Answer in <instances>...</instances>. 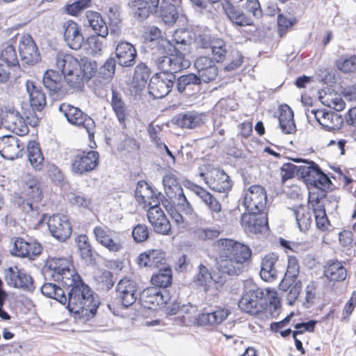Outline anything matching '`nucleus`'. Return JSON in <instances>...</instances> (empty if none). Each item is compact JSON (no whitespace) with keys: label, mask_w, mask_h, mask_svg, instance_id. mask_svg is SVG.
Returning <instances> with one entry per match:
<instances>
[{"label":"nucleus","mask_w":356,"mask_h":356,"mask_svg":"<svg viewBox=\"0 0 356 356\" xmlns=\"http://www.w3.org/2000/svg\"><path fill=\"white\" fill-rule=\"evenodd\" d=\"M68 284V312L84 321L94 318L101 304L99 295L74 268Z\"/></svg>","instance_id":"f257e3e1"},{"label":"nucleus","mask_w":356,"mask_h":356,"mask_svg":"<svg viewBox=\"0 0 356 356\" xmlns=\"http://www.w3.org/2000/svg\"><path fill=\"white\" fill-rule=\"evenodd\" d=\"M215 244L222 248L220 257L225 264L220 266L222 274L238 275L244 269L243 264L250 260L252 250L246 244L231 238L218 239Z\"/></svg>","instance_id":"f03ea898"},{"label":"nucleus","mask_w":356,"mask_h":356,"mask_svg":"<svg viewBox=\"0 0 356 356\" xmlns=\"http://www.w3.org/2000/svg\"><path fill=\"white\" fill-rule=\"evenodd\" d=\"M68 87L81 91L84 83L97 75V63L86 56L68 53Z\"/></svg>","instance_id":"7ed1b4c3"},{"label":"nucleus","mask_w":356,"mask_h":356,"mask_svg":"<svg viewBox=\"0 0 356 356\" xmlns=\"http://www.w3.org/2000/svg\"><path fill=\"white\" fill-rule=\"evenodd\" d=\"M161 46L166 54L158 58V64L161 70V74L165 76L176 73L189 67L190 62L185 58L186 52L181 47L177 48L169 40H163Z\"/></svg>","instance_id":"20e7f679"},{"label":"nucleus","mask_w":356,"mask_h":356,"mask_svg":"<svg viewBox=\"0 0 356 356\" xmlns=\"http://www.w3.org/2000/svg\"><path fill=\"white\" fill-rule=\"evenodd\" d=\"M66 58V54L58 53L56 57V70H47L43 76V84L50 91L53 99L63 97L67 93L64 88L67 83L65 73Z\"/></svg>","instance_id":"39448f33"},{"label":"nucleus","mask_w":356,"mask_h":356,"mask_svg":"<svg viewBox=\"0 0 356 356\" xmlns=\"http://www.w3.org/2000/svg\"><path fill=\"white\" fill-rule=\"evenodd\" d=\"M300 272L298 261L295 256H288V264L286 273L281 280L278 289L287 292L286 299L289 306H293L302 289L300 280H298Z\"/></svg>","instance_id":"423d86ee"},{"label":"nucleus","mask_w":356,"mask_h":356,"mask_svg":"<svg viewBox=\"0 0 356 356\" xmlns=\"http://www.w3.org/2000/svg\"><path fill=\"white\" fill-rule=\"evenodd\" d=\"M162 182L165 195L170 200L176 202V207H178L186 215H192L193 209L186 197L177 177L170 172L163 176Z\"/></svg>","instance_id":"0eeeda50"},{"label":"nucleus","mask_w":356,"mask_h":356,"mask_svg":"<svg viewBox=\"0 0 356 356\" xmlns=\"http://www.w3.org/2000/svg\"><path fill=\"white\" fill-rule=\"evenodd\" d=\"M23 193L24 200L21 206L23 211L32 217L39 214V204L42 198V184L35 177H31L26 180Z\"/></svg>","instance_id":"6e6552de"},{"label":"nucleus","mask_w":356,"mask_h":356,"mask_svg":"<svg viewBox=\"0 0 356 356\" xmlns=\"http://www.w3.org/2000/svg\"><path fill=\"white\" fill-rule=\"evenodd\" d=\"M26 88L29 96L31 108L25 111L24 115L27 122L32 127H36L40 119L36 112H41L46 106V96L42 90L32 81H26Z\"/></svg>","instance_id":"1a4fd4ad"},{"label":"nucleus","mask_w":356,"mask_h":356,"mask_svg":"<svg viewBox=\"0 0 356 356\" xmlns=\"http://www.w3.org/2000/svg\"><path fill=\"white\" fill-rule=\"evenodd\" d=\"M245 292L239 300L238 305L244 312L251 315H257L263 313L268 307L266 293L259 288L254 286Z\"/></svg>","instance_id":"9d476101"},{"label":"nucleus","mask_w":356,"mask_h":356,"mask_svg":"<svg viewBox=\"0 0 356 356\" xmlns=\"http://www.w3.org/2000/svg\"><path fill=\"white\" fill-rule=\"evenodd\" d=\"M99 165V152L94 150H86L74 156L71 163V170L73 174L82 176L95 170Z\"/></svg>","instance_id":"9b49d317"},{"label":"nucleus","mask_w":356,"mask_h":356,"mask_svg":"<svg viewBox=\"0 0 356 356\" xmlns=\"http://www.w3.org/2000/svg\"><path fill=\"white\" fill-rule=\"evenodd\" d=\"M267 202V195L265 188L260 185L250 186L243 197L242 205L245 212L257 213L264 212Z\"/></svg>","instance_id":"f8f14e48"},{"label":"nucleus","mask_w":356,"mask_h":356,"mask_svg":"<svg viewBox=\"0 0 356 356\" xmlns=\"http://www.w3.org/2000/svg\"><path fill=\"white\" fill-rule=\"evenodd\" d=\"M176 75L156 73L148 83V92L154 99H162L174 91Z\"/></svg>","instance_id":"ddd939ff"},{"label":"nucleus","mask_w":356,"mask_h":356,"mask_svg":"<svg viewBox=\"0 0 356 356\" xmlns=\"http://www.w3.org/2000/svg\"><path fill=\"white\" fill-rule=\"evenodd\" d=\"M138 289L136 282L127 277L118 282L115 291L124 309H128L138 299H140L141 292H138Z\"/></svg>","instance_id":"4468645a"},{"label":"nucleus","mask_w":356,"mask_h":356,"mask_svg":"<svg viewBox=\"0 0 356 356\" xmlns=\"http://www.w3.org/2000/svg\"><path fill=\"white\" fill-rule=\"evenodd\" d=\"M4 280L10 286L32 293L35 286L33 277L17 266L9 267L4 270Z\"/></svg>","instance_id":"2eb2a0df"},{"label":"nucleus","mask_w":356,"mask_h":356,"mask_svg":"<svg viewBox=\"0 0 356 356\" xmlns=\"http://www.w3.org/2000/svg\"><path fill=\"white\" fill-rule=\"evenodd\" d=\"M241 225L245 232L252 234H265L270 230L268 214L266 212H244L241 216Z\"/></svg>","instance_id":"dca6fc26"},{"label":"nucleus","mask_w":356,"mask_h":356,"mask_svg":"<svg viewBox=\"0 0 356 356\" xmlns=\"http://www.w3.org/2000/svg\"><path fill=\"white\" fill-rule=\"evenodd\" d=\"M10 254L20 258L34 260L42 250L40 243L35 241H27L21 237H15L11 241Z\"/></svg>","instance_id":"f3484780"},{"label":"nucleus","mask_w":356,"mask_h":356,"mask_svg":"<svg viewBox=\"0 0 356 356\" xmlns=\"http://www.w3.org/2000/svg\"><path fill=\"white\" fill-rule=\"evenodd\" d=\"M201 78L195 73H186L176 76L174 90L184 97H191L200 90Z\"/></svg>","instance_id":"a211bd4d"},{"label":"nucleus","mask_w":356,"mask_h":356,"mask_svg":"<svg viewBox=\"0 0 356 356\" xmlns=\"http://www.w3.org/2000/svg\"><path fill=\"white\" fill-rule=\"evenodd\" d=\"M159 0H131L127 6L130 14L138 22H144L156 12Z\"/></svg>","instance_id":"6ab92c4d"},{"label":"nucleus","mask_w":356,"mask_h":356,"mask_svg":"<svg viewBox=\"0 0 356 356\" xmlns=\"http://www.w3.org/2000/svg\"><path fill=\"white\" fill-rule=\"evenodd\" d=\"M18 47L19 56L24 64L33 65L40 60V55L38 47L30 35L21 37Z\"/></svg>","instance_id":"aec40b11"},{"label":"nucleus","mask_w":356,"mask_h":356,"mask_svg":"<svg viewBox=\"0 0 356 356\" xmlns=\"http://www.w3.org/2000/svg\"><path fill=\"white\" fill-rule=\"evenodd\" d=\"M331 178L334 179L335 176L331 174L330 177L324 172H321L315 179H311L312 182L307 186L309 194H311L315 202L322 201L330 191V186L332 185Z\"/></svg>","instance_id":"412c9836"},{"label":"nucleus","mask_w":356,"mask_h":356,"mask_svg":"<svg viewBox=\"0 0 356 356\" xmlns=\"http://www.w3.org/2000/svg\"><path fill=\"white\" fill-rule=\"evenodd\" d=\"M181 0H161L154 16L161 19L166 25L172 26L177 21L179 17V8Z\"/></svg>","instance_id":"4be33fe9"},{"label":"nucleus","mask_w":356,"mask_h":356,"mask_svg":"<svg viewBox=\"0 0 356 356\" xmlns=\"http://www.w3.org/2000/svg\"><path fill=\"white\" fill-rule=\"evenodd\" d=\"M115 58L118 65L122 67H133L138 57L135 47L130 42L121 40L118 42L115 49Z\"/></svg>","instance_id":"5701e85b"},{"label":"nucleus","mask_w":356,"mask_h":356,"mask_svg":"<svg viewBox=\"0 0 356 356\" xmlns=\"http://www.w3.org/2000/svg\"><path fill=\"white\" fill-rule=\"evenodd\" d=\"M166 253L161 249H149L139 254L137 264L140 267L159 268L166 263Z\"/></svg>","instance_id":"b1692460"},{"label":"nucleus","mask_w":356,"mask_h":356,"mask_svg":"<svg viewBox=\"0 0 356 356\" xmlns=\"http://www.w3.org/2000/svg\"><path fill=\"white\" fill-rule=\"evenodd\" d=\"M24 148V144L14 136L7 135L0 138V154L6 159L14 160L19 157Z\"/></svg>","instance_id":"393cba45"},{"label":"nucleus","mask_w":356,"mask_h":356,"mask_svg":"<svg viewBox=\"0 0 356 356\" xmlns=\"http://www.w3.org/2000/svg\"><path fill=\"white\" fill-rule=\"evenodd\" d=\"M230 314L227 309H219L211 312L204 310L195 318V323L201 327H213L220 324Z\"/></svg>","instance_id":"a878e982"},{"label":"nucleus","mask_w":356,"mask_h":356,"mask_svg":"<svg viewBox=\"0 0 356 356\" xmlns=\"http://www.w3.org/2000/svg\"><path fill=\"white\" fill-rule=\"evenodd\" d=\"M172 122L182 129H194L203 123L202 115L195 111H186L176 114Z\"/></svg>","instance_id":"bb28decb"},{"label":"nucleus","mask_w":356,"mask_h":356,"mask_svg":"<svg viewBox=\"0 0 356 356\" xmlns=\"http://www.w3.org/2000/svg\"><path fill=\"white\" fill-rule=\"evenodd\" d=\"M279 127L284 134H291L296 131L294 113L291 108L286 104L279 106Z\"/></svg>","instance_id":"cd10ccee"},{"label":"nucleus","mask_w":356,"mask_h":356,"mask_svg":"<svg viewBox=\"0 0 356 356\" xmlns=\"http://www.w3.org/2000/svg\"><path fill=\"white\" fill-rule=\"evenodd\" d=\"M81 259L87 266H95L97 265L96 257L98 253L93 250L86 234H80L76 239Z\"/></svg>","instance_id":"c85d7f7f"},{"label":"nucleus","mask_w":356,"mask_h":356,"mask_svg":"<svg viewBox=\"0 0 356 356\" xmlns=\"http://www.w3.org/2000/svg\"><path fill=\"white\" fill-rule=\"evenodd\" d=\"M206 184L211 190L218 193H228L232 188V181L230 177L222 168H218L216 178L206 180Z\"/></svg>","instance_id":"c756f323"},{"label":"nucleus","mask_w":356,"mask_h":356,"mask_svg":"<svg viewBox=\"0 0 356 356\" xmlns=\"http://www.w3.org/2000/svg\"><path fill=\"white\" fill-rule=\"evenodd\" d=\"M224 10L227 17L233 24L238 26H254L252 18L240 10L232 3L227 2V5L224 6Z\"/></svg>","instance_id":"7c9ffc66"},{"label":"nucleus","mask_w":356,"mask_h":356,"mask_svg":"<svg viewBox=\"0 0 356 356\" xmlns=\"http://www.w3.org/2000/svg\"><path fill=\"white\" fill-rule=\"evenodd\" d=\"M324 275L330 282H340L346 280L347 270L338 260H329L324 266Z\"/></svg>","instance_id":"2f4dec72"},{"label":"nucleus","mask_w":356,"mask_h":356,"mask_svg":"<svg viewBox=\"0 0 356 356\" xmlns=\"http://www.w3.org/2000/svg\"><path fill=\"white\" fill-rule=\"evenodd\" d=\"M152 72L144 62H139L134 68L132 77V86L136 90H142L149 83Z\"/></svg>","instance_id":"473e14b6"},{"label":"nucleus","mask_w":356,"mask_h":356,"mask_svg":"<svg viewBox=\"0 0 356 356\" xmlns=\"http://www.w3.org/2000/svg\"><path fill=\"white\" fill-rule=\"evenodd\" d=\"M277 260L278 257L273 252L266 254L262 259L259 275L264 281L271 282L276 279L277 270L275 265Z\"/></svg>","instance_id":"72a5a7b5"},{"label":"nucleus","mask_w":356,"mask_h":356,"mask_svg":"<svg viewBox=\"0 0 356 356\" xmlns=\"http://www.w3.org/2000/svg\"><path fill=\"white\" fill-rule=\"evenodd\" d=\"M47 225L51 235L59 241H65L67 239V232L65 231V225H67V220L63 216L54 215L50 217L47 222Z\"/></svg>","instance_id":"f704fd0d"},{"label":"nucleus","mask_w":356,"mask_h":356,"mask_svg":"<svg viewBox=\"0 0 356 356\" xmlns=\"http://www.w3.org/2000/svg\"><path fill=\"white\" fill-rule=\"evenodd\" d=\"M111 106L120 124L125 125L128 115L127 106L122 99L121 93L113 88H111Z\"/></svg>","instance_id":"c9c22d12"},{"label":"nucleus","mask_w":356,"mask_h":356,"mask_svg":"<svg viewBox=\"0 0 356 356\" xmlns=\"http://www.w3.org/2000/svg\"><path fill=\"white\" fill-rule=\"evenodd\" d=\"M86 17L89 26L95 31V34L102 38H106L108 34L107 24L100 13L88 10L86 13Z\"/></svg>","instance_id":"e433bc0d"},{"label":"nucleus","mask_w":356,"mask_h":356,"mask_svg":"<svg viewBox=\"0 0 356 356\" xmlns=\"http://www.w3.org/2000/svg\"><path fill=\"white\" fill-rule=\"evenodd\" d=\"M159 272L151 277V283L157 287L170 286L172 283V272L168 264L159 268Z\"/></svg>","instance_id":"4c0bfd02"},{"label":"nucleus","mask_w":356,"mask_h":356,"mask_svg":"<svg viewBox=\"0 0 356 356\" xmlns=\"http://www.w3.org/2000/svg\"><path fill=\"white\" fill-rule=\"evenodd\" d=\"M193 35H195V33L188 29H177L172 35V39L170 40V42L172 45H176L177 48L179 49V47H181L184 52H188L187 47L191 43L193 39Z\"/></svg>","instance_id":"58836bf2"},{"label":"nucleus","mask_w":356,"mask_h":356,"mask_svg":"<svg viewBox=\"0 0 356 356\" xmlns=\"http://www.w3.org/2000/svg\"><path fill=\"white\" fill-rule=\"evenodd\" d=\"M307 165H301L300 179L302 180L307 186L312 182L311 179H316L323 170L318 163L312 160L308 161Z\"/></svg>","instance_id":"ea45409f"},{"label":"nucleus","mask_w":356,"mask_h":356,"mask_svg":"<svg viewBox=\"0 0 356 356\" xmlns=\"http://www.w3.org/2000/svg\"><path fill=\"white\" fill-rule=\"evenodd\" d=\"M41 293L51 298H54L62 305L67 302V297L64 290L55 284L45 283L40 288Z\"/></svg>","instance_id":"a19ab883"},{"label":"nucleus","mask_w":356,"mask_h":356,"mask_svg":"<svg viewBox=\"0 0 356 356\" xmlns=\"http://www.w3.org/2000/svg\"><path fill=\"white\" fill-rule=\"evenodd\" d=\"M91 118L83 113L79 107L68 104V123L79 127H85L88 120Z\"/></svg>","instance_id":"79ce46f5"},{"label":"nucleus","mask_w":356,"mask_h":356,"mask_svg":"<svg viewBox=\"0 0 356 356\" xmlns=\"http://www.w3.org/2000/svg\"><path fill=\"white\" fill-rule=\"evenodd\" d=\"M338 70L344 74H350L356 72V54L342 55L334 62Z\"/></svg>","instance_id":"37998d69"},{"label":"nucleus","mask_w":356,"mask_h":356,"mask_svg":"<svg viewBox=\"0 0 356 356\" xmlns=\"http://www.w3.org/2000/svg\"><path fill=\"white\" fill-rule=\"evenodd\" d=\"M15 118V121H12V124H9L10 129L18 136H24L29 133V128L24 119L19 115V113H11L6 115V122H10V120Z\"/></svg>","instance_id":"c03bdc74"},{"label":"nucleus","mask_w":356,"mask_h":356,"mask_svg":"<svg viewBox=\"0 0 356 356\" xmlns=\"http://www.w3.org/2000/svg\"><path fill=\"white\" fill-rule=\"evenodd\" d=\"M118 62L112 55L105 60L104 64L99 67H97V77L105 81H109L113 79Z\"/></svg>","instance_id":"a18cd8bd"},{"label":"nucleus","mask_w":356,"mask_h":356,"mask_svg":"<svg viewBox=\"0 0 356 356\" xmlns=\"http://www.w3.org/2000/svg\"><path fill=\"white\" fill-rule=\"evenodd\" d=\"M27 152L29 161L33 168L40 170L44 158L38 145L35 142H31L27 146Z\"/></svg>","instance_id":"49530a36"},{"label":"nucleus","mask_w":356,"mask_h":356,"mask_svg":"<svg viewBox=\"0 0 356 356\" xmlns=\"http://www.w3.org/2000/svg\"><path fill=\"white\" fill-rule=\"evenodd\" d=\"M161 200V204L175 223L177 225L182 224L184 222V217L176 208V202L170 200L166 195L163 196V199Z\"/></svg>","instance_id":"de8ad7c7"},{"label":"nucleus","mask_w":356,"mask_h":356,"mask_svg":"<svg viewBox=\"0 0 356 356\" xmlns=\"http://www.w3.org/2000/svg\"><path fill=\"white\" fill-rule=\"evenodd\" d=\"M163 196H164L161 193H158L157 195L153 197L152 202H154V204H152V202L149 203V209L147 213V217L148 221H149V218L154 217V218H167L165 215L163 211L160 207V204L161 203V199H163Z\"/></svg>","instance_id":"09e8293b"},{"label":"nucleus","mask_w":356,"mask_h":356,"mask_svg":"<svg viewBox=\"0 0 356 356\" xmlns=\"http://www.w3.org/2000/svg\"><path fill=\"white\" fill-rule=\"evenodd\" d=\"M46 267L54 272L53 276H55V274L61 276L67 270V259L63 257L49 258L46 263Z\"/></svg>","instance_id":"8fccbe9b"},{"label":"nucleus","mask_w":356,"mask_h":356,"mask_svg":"<svg viewBox=\"0 0 356 356\" xmlns=\"http://www.w3.org/2000/svg\"><path fill=\"white\" fill-rule=\"evenodd\" d=\"M149 222L152 225L156 233L162 235L170 234L171 225L167 218H154L150 216Z\"/></svg>","instance_id":"3c124183"},{"label":"nucleus","mask_w":356,"mask_h":356,"mask_svg":"<svg viewBox=\"0 0 356 356\" xmlns=\"http://www.w3.org/2000/svg\"><path fill=\"white\" fill-rule=\"evenodd\" d=\"M296 17H287L283 13L277 15V33L280 37H283L287 31L297 23Z\"/></svg>","instance_id":"603ef678"},{"label":"nucleus","mask_w":356,"mask_h":356,"mask_svg":"<svg viewBox=\"0 0 356 356\" xmlns=\"http://www.w3.org/2000/svg\"><path fill=\"white\" fill-rule=\"evenodd\" d=\"M301 165H296L291 163H284L281 167L280 170L284 174L282 175V181L284 183L289 179L294 178L297 176L300 179Z\"/></svg>","instance_id":"864d4df0"},{"label":"nucleus","mask_w":356,"mask_h":356,"mask_svg":"<svg viewBox=\"0 0 356 356\" xmlns=\"http://www.w3.org/2000/svg\"><path fill=\"white\" fill-rule=\"evenodd\" d=\"M143 37L145 42H154L158 40V45L159 49H163V47L161 46L163 40H166L162 36L161 29L156 26H148L147 31L143 34Z\"/></svg>","instance_id":"5fc2aeb1"},{"label":"nucleus","mask_w":356,"mask_h":356,"mask_svg":"<svg viewBox=\"0 0 356 356\" xmlns=\"http://www.w3.org/2000/svg\"><path fill=\"white\" fill-rule=\"evenodd\" d=\"M0 59L8 66H17L19 63L15 49L12 45H7L1 51Z\"/></svg>","instance_id":"6e6d98bb"},{"label":"nucleus","mask_w":356,"mask_h":356,"mask_svg":"<svg viewBox=\"0 0 356 356\" xmlns=\"http://www.w3.org/2000/svg\"><path fill=\"white\" fill-rule=\"evenodd\" d=\"M157 132H158L157 130L154 127H152L149 128V138H150L152 142L154 143V144L155 145L156 147L158 149H160V150L164 149L166 154L171 159H172L173 161H175V156L174 155L172 152H171L170 150L168 145L166 144H165L164 143H162L160 137H159L157 136Z\"/></svg>","instance_id":"4d7b16f0"},{"label":"nucleus","mask_w":356,"mask_h":356,"mask_svg":"<svg viewBox=\"0 0 356 356\" xmlns=\"http://www.w3.org/2000/svg\"><path fill=\"white\" fill-rule=\"evenodd\" d=\"M333 125L329 126L323 123H321V128L329 132H334L335 131L340 130L343 124V119L341 115L332 111L330 113L328 120Z\"/></svg>","instance_id":"13d9d810"},{"label":"nucleus","mask_w":356,"mask_h":356,"mask_svg":"<svg viewBox=\"0 0 356 356\" xmlns=\"http://www.w3.org/2000/svg\"><path fill=\"white\" fill-rule=\"evenodd\" d=\"M139 143L133 137L127 134L124 135V138L118 146V149L120 152L127 151L129 152L138 151L140 149Z\"/></svg>","instance_id":"bf43d9fd"},{"label":"nucleus","mask_w":356,"mask_h":356,"mask_svg":"<svg viewBox=\"0 0 356 356\" xmlns=\"http://www.w3.org/2000/svg\"><path fill=\"white\" fill-rule=\"evenodd\" d=\"M91 0H76L72 3H68V15L78 16L83 10L91 6Z\"/></svg>","instance_id":"052dcab7"},{"label":"nucleus","mask_w":356,"mask_h":356,"mask_svg":"<svg viewBox=\"0 0 356 356\" xmlns=\"http://www.w3.org/2000/svg\"><path fill=\"white\" fill-rule=\"evenodd\" d=\"M149 232L148 227L145 225L138 224L134 227L131 236L136 243H142L147 240Z\"/></svg>","instance_id":"680f3d73"},{"label":"nucleus","mask_w":356,"mask_h":356,"mask_svg":"<svg viewBox=\"0 0 356 356\" xmlns=\"http://www.w3.org/2000/svg\"><path fill=\"white\" fill-rule=\"evenodd\" d=\"M99 35H91L88 36L85 41L84 47L90 50L92 55L98 54L102 51V42L98 38Z\"/></svg>","instance_id":"e2e57ef3"},{"label":"nucleus","mask_w":356,"mask_h":356,"mask_svg":"<svg viewBox=\"0 0 356 356\" xmlns=\"http://www.w3.org/2000/svg\"><path fill=\"white\" fill-rule=\"evenodd\" d=\"M200 198L208 206L211 211L215 213H219L221 211L222 207L220 202L209 191H206Z\"/></svg>","instance_id":"0e129e2a"},{"label":"nucleus","mask_w":356,"mask_h":356,"mask_svg":"<svg viewBox=\"0 0 356 356\" xmlns=\"http://www.w3.org/2000/svg\"><path fill=\"white\" fill-rule=\"evenodd\" d=\"M195 234L199 240L209 241L218 238L220 232L216 229L198 228L195 232Z\"/></svg>","instance_id":"69168bd1"},{"label":"nucleus","mask_w":356,"mask_h":356,"mask_svg":"<svg viewBox=\"0 0 356 356\" xmlns=\"http://www.w3.org/2000/svg\"><path fill=\"white\" fill-rule=\"evenodd\" d=\"M197 76H199L201 78V84L202 83H209L211 81H213L218 73V69L216 65L204 69L201 72H197Z\"/></svg>","instance_id":"338daca9"},{"label":"nucleus","mask_w":356,"mask_h":356,"mask_svg":"<svg viewBox=\"0 0 356 356\" xmlns=\"http://www.w3.org/2000/svg\"><path fill=\"white\" fill-rule=\"evenodd\" d=\"M243 8L249 13H252L255 18L262 16V10L259 0H246Z\"/></svg>","instance_id":"774afa93"}]
</instances>
